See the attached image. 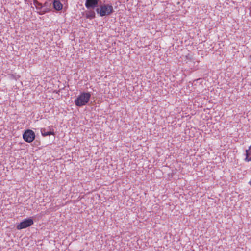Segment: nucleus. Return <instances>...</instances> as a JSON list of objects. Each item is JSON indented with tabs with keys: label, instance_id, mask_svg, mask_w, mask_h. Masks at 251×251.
<instances>
[{
	"label": "nucleus",
	"instance_id": "nucleus-1",
	"mask_svg": "<svg viewBox=\"0 0 251 251\" xmlns=\"http://www.w3.org/2000/svg\"><path fill=\"white\" fill-rule=\"evenodd\" d=\"M91 97L90 92L81 93L75 100V103L77 106L79 107L86 105L89 101Z\"/></svg>",
	"mask_w": 251,
	"mask_h": 251
},
{
	"label": "nucleus",
	"instance_id": "nucleus-2",
	"mask_svg": "<svg viewBox=\"0 0 251 251\" xmlns=\"http://www.w3.org/2000/svg\"><path fill=\"white\" fill-rule=\"evenodd\" d=\"M96 12L101 17L109 15L113 12V7L110 4H103L96 9Z\"/></svg>",
	"mask_w": 251,
	"mask_h": 251
},
{
	"label": "nucleus",
	"instance_id": "nucleus-3",
	"mask_svg": "<svg viewBox=\"0 0 251 251\" xmlns=\"http://www.w3.org/2000/svg\"><path fill=\"white\" fill-rule=\"evenodd\" d=\"M23 139L26 142H32L35 138L34 132L30 129L26 130L23 134Z\"/></svg>",
	"mask_w": 251,
	"mask_h": 251
},
{
	"label": "nucleus",
	"instance_id": "nucleus-4",
	"mask_svg": "<svg viewBox=\"0 0 251 251\" xmlns=\"http://www.w3.org/2000/svg\"><path fill=\"white\" fill-rule=\"evenodd\" d=\"M33 223V221L31 218L25 219L18 224L16 228L18 230H21L32 226Z\"/></svg>",
	"mask_w": 251,
	"mask_h": 251
},
{
	"label": "nucleus",
	"instance_id": "nucleus-5",
	"mask_svg": "<svg viewBox=\"0 0 251 251\" xmlns=\"http://www.w3.org/2000/svg\"><path fill=\"white\" fill-rule=\"evenodd\" d=\"M99 0H86L85 7L89 8H95L98 4Z\"/></svg>",
	"mask_w": 251,
	"mask_h": 251
},
{
	"label": "nucleus",
	"instance_id": "nucleus-6",
	"mask_svg": "<svg viewBox=\"0 0 251 251\" xmlns=\"http://www.w3.org/2000/svg\"><path fill=\"white\" fill-rule=\"evenodd\" d=\"M246 157L245 160L246 162H251V145L248 150H246Z\"/></svg>",
	"mask_w": 251,
	"mask_h": 251
},
{
	"label": "nucleus",
	"instance_id": "nucleus-7",
	"mask_svg": "<svg viewBox=\"0 0 251 251\" xmlns=\"http://www.w3.org/2000/svg\"><path fill=\"white\" fill-rule=\"evenodd\" d=\"M53 5L54 8L57 11L62 10L63 7L62 4L60 2V1L57 0H54Z\"/></svg>",
	"mask_w": 251,
	"mask_h": 251
},
{
	"label": "nucleus",
	"instance_id": "nucleus-8",
	"mask_svg": "<svg viewBox=\"0 0 251 251\" xmlns=\"http://www.w3.org/2000/svg\"><path fill=\"white\" fill-rule=\"evenodd\" d=\"M41 133L42 135L44 137L51 135H54V133L53 131L46 132L45 128H41Z\"/></svg>",
	"mask_w": 251,
	"mask_h": 251
},
{
	"label": "nucleus",
	"instance_id": "nucleus-9",
	"mask_svg": "<svg viewBox=\"0 0 251 251\" xmlns=\"http://www.w3.org/2000/svg\"><path fill=\"white\" fill-rule=\"evenodd\" d=\"M33 3L37 9H40L42 8V4L37 0H34Z\"/></svg>",
	"mask_w": 251,
	"mask_h": 251
},
{
	"label": "nucleus",
	"instance_id": "nucleus-10",
	"mask_svg": "<svg viewBox=\"0 0 251 251\" xmlns=\"http://www.w3.org/2000/svg\"><path fill=\"white\" fill-rule=\"evenodd\" d=\"M61 0L62 1H64V2L67 1V0Z\"/></svg>",
	"mask_w": 251,
	"mask_h": 251
},
{
	"label": "nucleus",
	"instance_id": "nucleus-11",
	"mask_svg": "<svg viewBox=\"0 0 251 251\" xmlns=\"http://www.w3.org/2000/svg\"><path fill=\"white\" fill-rule=\"evenodd\" d=\"M94 16H95V15H94V14H93V15H92V18H94Z\"/></svg>",
	"mask_w": 251,
	"mask_h": 251
}]
</instances>
